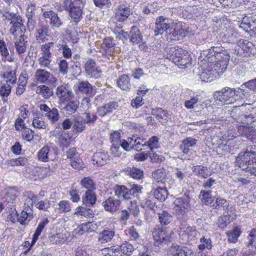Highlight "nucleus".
<instances>
[{
  "label": "nucleus",
  "instance_id": "f257e3e1",
  "mask_svg": "<svg viewBox=\"0 0 256 256\" xmlns=\"http://www.w3.org/2000/svg\"><path fill=\"white\" fill-rule=\"evenodd\" d=\"M236 164L243 170L256 176V146L240 152L236 158Z\"/></svg>",
  "mask_w": 256,
  "mask_h": 256
},
{
  "label": "nucleus",
  "instance_id": "f03ea898",
  "mask_svg": "<svg viewBox=\"0 0 256 256\" xmlns=\"http://www.w3.org/2000/svg\"><path fill=\"white\" fill-rule=\"evenodd\" d=\"M248 106L250 112L248 114H244L246 108L243 104L234 106L230 112L231 116L239 122L246 123L248 124H252L256 120V107L252 108L250 104Z\"/></svg>",
  "mask_w": 256,
  "mask_h": 256
},
{
  "label": "nucleus",
  "instance_id": "7ed1b4c3",
  "mask_svg": "<svg viewBox=\"0 0 256 256\" xmlns=\"http://www.w3.org/2000/svg\"><path fill=\"white\" fill-rule=\"evenodd\" d=\"M38 197L31 192H28L26 198L24 206V208L20 216L17 218L18 221L21 224L26 225L33 218L32 206L34 202H37Z\"/></svg>",
  "mask_w": 256,
  "mask_h": 256
},
{
  "label": "nucleus",
  "instance_id": "20e7f679",
  "mask_svg": "<svg viewBox=\"0 0 256 256\" xmlns=\"http://www.w3.org/2000/svg\"><path fill=\"white\" fill-rule=\"evenodd\" d=\"M28 105L25 104L19 108L20 114L17 118V130L21 131L22 138L28 142H30L33 138L34 134L32 130L26 126L24 120L28 118Z\"/></svg>",
  "mask_w": 256,
  "mask_h": 256
},
{
  "label": "nucleus",
  "instance_id": "39448f33",
  "mask_svg": "<svg viewBox=\"0 0 256 256\" xmlns=\"http://www.w3.org/2000/svg\"><path fill=\"white\" fill-rule=\"evenodd\" d=\"M167 58L180 66H186L192 60L188 52L178 47L170 48Z\"/></svg>",
  "mask_w": 256,
  "mask_h": 256
},
{
  "label": "nucleus",
  "instance_id": "423d86ee",
  "mask_svg": "<svg viewBox=\"0 0 256 256\" xmlns=\"http://www.w3.org/2000/svg\"><path fill=\"white\" fill-rule=\"evenodd\" d=\"M84 0H66L65 6L76 24L81 20Z\"/></svg>",
  "mask_w": 256,
  "mask_h": 256
},
{
  "label": "nucleus",
  "instance_id": "0eeeda50",
  "mask_svg": "<svg viewBox=\"0 0 256 256\" xmlns=\"http://www.w3.org/2000/svg\"><path fill=\"white\" fill-rule=\"evenodd\" d=\"M189 202V198L186 196L176 198L174 202V214L180 221L184 222L188 218Z\"/></svg>",
  "mask_w": 256,
  "mask_h": 256
},
{
  "label": "nucleus",
  "instance_id": "6e6552de",
  "mask_svg": "<svg viewBox=\"0 0 256 256\" xmlns=\"http://www.w3.org/2000/svg\"><path fill=\"white\" fill-rule=\"evenodd\" d=\"M16 190L14 188H10L7 190L4 196V202L9 213L8 219L13 224L15 223L16 219Z\"/></svg>",
  "mask_w": 256,
  "mask_h": 256
},
{
  "label": "nucleus",
  "instance_id": "1a4fd4ad",
  "mask_svg": "<svg viewBox=\"0 0 256 256\" xmlns=\"http://www.w3.org/2000/svg\"><path fill=\"white\" fill-rule=\"evenodd\" d=\"M116 46L114 38L110 36L105 38L102 44V56L110 62L114 60Z\"/></svg>",
  "mask_w": 256,
  "mask_h": 256
},
{
  "label": "nucleus",
  "instance_id": "9d476101",
  "mask_svg": "<svg viewBox=\"0 0 256 256\" xmlns=\"http://www.w3.org/2000/svg\"><path fill=\"white\" fill-rule=\"evenodd\" d=\"M232 90L228 87H225L220 90L216 92L214 98L222 103L226 104H234L236 100V98L233 97Z\"/></svg>",
  "mask_w": 256,
  "mask_h": 256
},
{
  "label": "nucleus",
  "instance_id": "9b49d317",
  "mask_svg": "<svg viewBox=\"0 0 256 256\" xmlns=\"http://www.w3.org/2000/svg\"><path fill=\"white\" fill-rule=\"evenodd\" d=\"M50 132L52 135L56 138V142L60 147L63 148L68 147L70 144V138L68 132L59 128H56Z\"/></svg>",
  "mask_w": 256,
  "mask_h": 256
},
{
  "label": "nucleus",
  "instance_id": "f8f14e48",
  "mask_svg": "<svg viewBox=\"0 0 256 256\" xmlns=\"http://www.w3.org/2000/svg\"><path fill=\"white\" fill-rule=\"evenodd\" d=\"M170 233L164 228H156L152 232V236L154 240V244L158 246L160 244L170 241Z\"/></svg>",
  "mask_w": 256,
  "mask_h": 256
},
{
  "label": "nucleus",
  "instance_id": "ddd939ff",
  "mask_svg": "<svg viewBox=\"0 0 256 256\" xmlns=\"http://www.w3.org/2000/svg\"><path fill=\"white\" fill-rule=\"evenodd\" d=\"M16 72L14 70L4 74V77L6 78V84L2 86L0 88V94L2 97L8 96L11 91L10 84H14L16 80Z\"/></svg>",
  "mask_w": 256,
  "mask_h": 256
},
{
  "label": "nucleus",
  "instance_id": "4468645a",
  "mask_svg": "<svg viewBox=\"0 0 256 256\" xmlns=\"http://www.w3.org/2000/svg\"><path fill=\"white\" fill-rule=\"evenodd\" d=\"M56 94L62 102H68L74 98L72 90L66 84L58 86L56 89Z\"/></svg>",
  "mask_w": 256,
  "mask_h": 256
},
{
  "label": "nucleus",
  "instance_id": "2eb2a0df",
  "mask_svg": "<svg viewBox=\"0 0 256 256\" xmlns=\"http://www.w3.org/2000/svg\"><path fill=\"white\" fill-rule=\"evenodd\" d=\"M40 109L43 115L52 124L57 122L60 118V114L57 108H54L50 109L46 104L40 105Z\"/></svg>",
  "mask_w": 256,
  "mask_h": 256
},
{
  "label": "nucleus",
  "instance_id": "dca6fc26",
  "mask_svg": "<svg viewBox=\"0 0 256 256\" xmlns=\"http://www.w3.org/2000/svg\"><path fill=\"white\" fill-rule=\"evenodd\" d=\"M170 34L171 38L174 40L182 39L188 34L187 27L181 22H178L174 28L170 30Z\"/></svg>",
  "mask_w": 256,
  "mask_h": 256
},
{
  "label": "nucleus",
  "instance_id": "f3484780",
  "mask_svg": "<svg viewBox=\"0 0 256 256\" xmlns=\"http://www.w3.org/2000/svg\"><path fill=\"white\" fill-rule=\"evenodd\" d=\"M20 19L21 17L18 18V16H17V33L18 31L20 32L19 42H17V52L19 54L23 53L26 51L27 43V41L26 40L27 38L25 37L24 34H22L26 31L25 27L24 24L18 22L19 20H22Z\"/></svg>",
  "mask_w": 256,
  "mask_h": 256
},
{
  "label": "nucleus",
  "instance_id": "a211bd4d",
  "mask_svg": "<svg viewBox=\"0 0 256 256\" xmlns=\"http://www.w3.org/2000/svg\"><path fill=\"white\" fill-rule=\"evenodd\" d=\"M170 28L168 19L164 18L162 16L156 18L154 29L156 36L162 34L165 32L169 34Z\"/></svg>",
  "mask_w": 256,
  "mask_h": 256
},
{
  "label": "nucleus",
  "instance_id": "6ab92c4d",
  "mask_svg": "<svg viewBox=\"0 0 256 256\" xmlns=\"http://www.w3.org/2000/svg\"><path fill=\"white\" fill-rule=\"evenodd\" d=\"M75 92L78 94H86L92 96L95 92L92 84L88 81H80L75 85Z\"/></svg>",
  "mask_w": 256,
  "mask_h": 256
},
{
  "label": "nucleus",
  "instance_id": "aec40b11",
  "mask_svg": "<svg viewBox=\"0 0 256 256\" xmlns=\"http://www.w3.org/2000/svg\"><path fill=\"white\" fill-rule=\"evenodd\" d=\"M84 68L86 73L90 78H98L101 76V69L96 66L95 60L92 59H88L86 61Z\"/></svg>",
  "mask_w": 256,
  "mask_h": 256
},
{
  "label": "nucleus",
  "instance_id": "412c9836",
  "mask_svg": "<svg viewBox=\"0 0 256 256\" xmlns=\"http://www.w3.org/2000/svg\"><path fill=\"white\" fill-rule=\"evenodd\" d=\"M132 13V11L128 4H120L116 10L115 17L118 21L124 22Z\"/></svg>",
  "mask_w": 256,
  "mask_h": 256
},
{
  "label": "nucleus",
  "instance_id": "4be33fe9",
  "mask_svg": "<svg viewBox=\"0 0 256 256\" xmlns=\"http://www.w3.org/2000/svg\"><path fill=\"white\" fill-rule=\"evenodd\" d=\"M238 46L241 48V50L238 49V53H240V54H244V56L246 55L250 56V54L254 53V46L252 44L247 40L240 39L236 42Z\"/></svg>",
  "mask_w": 256,
  "mask_h": 256
},
{
  "label": "nucleus",
  "instance_id": "5701e85b",
  "mask_svg": "<svg viewBox=\"0 0 256 256\" xmlns=\"http://www.w3.org/2000/svg\"><path fill=\"white\" fill-rule=\"evenodd\" d=\"M102 205L106 211L113 213L119 210L120 201L114 198L109 197L103 202Z\"/></svg>",
  "mask_w": 256,
  "mask_h": 256
},
{
  "label": "nucleus",
  "instance_id": "b1692460",
  "mask_svg": "<svg viewBox=\"0 0 256 256\" xmlns=\"http://www.w3.org/2000/svg\"><path fill=\"white\" fill-rule=\"evenodd\" d=\"M192 171L197 177L204 179L209 178L214 173V172L207 166L202 165L193 166Z\"/></svg>",
  "mask_w": 256,
  "mask_h": 256
},
{
  "label": "nucleus",
  "instance_id": "393cba45",
  "mask_svg": "<svg viewBox=\"0 0 256 256\" xmlns=\"http://www.w3.org/2000/svg\"><path fill=\"white\" fill-rule=\"evenodd\" d=\"M172 256H193L194 252L188 248H182L179 246H172L169 250Z\"/></svg>",
  "mask_w": 256,
  "mask_h": 256
},
{
  "label": "nucleus",
  "instance_id": "a878e982",
  "mask_svg": "<svg viewBox=\"0 0 256 256\" xmlns=\"http://www.w3.org/2000/svg\"><path fill=\"white\" fill-rule=\"evenodd\" d=\"M48 31V26L42 22H40L36 34V40L41 42H45L46 40V36H49Z\"/></svg>",
  "mask_w": 256,
  "mask_h": 256
},
{
  "label": "nucleus",
  "instance_id": "bb28decb",
  "mask_svg": "<svg viewBox=\"0 0 256 256\" xmlns=\"http://www.w3.org/2000/svg\"><path fill=\"white\" fill-rule=\"evenodd\" d=\"M92 160L94 164L102 166L108 162L109 156L107 152H96L94 154Z\"/></svg>",
  "mask_w": 256,
  "mask_h": 256
},
{
  "label": "nucleus",
  "instance_id": "cd10ccee",
  "mask_svg": "<svg viewBox=\"0 0 256 256\" xmlns=\"http://www.w3.org/2000/svg\"><path fill=\"white\" fill-rule=\"evenodd\" d=\"M89 98H83L82 102V104L83 106H87V108L86 110L85 114L86 118L84 120L86 124H93L97 119V116L94 113H91L89 110L90 106V102Z\"/></svg>",
  "mask_w": 256,
  "mask_h": 256
},
{
  "label": "nucleus",
  "instance_id": "c85d7f7f",
  "mask_svg": "<svg viewBox=\"0 0 256 256\" xmlns=\"http://www.w3.org/2000/svg\"><path fill=\"white\" fill-rule=\"evenodd\" d=\"M227 57L225 58V60L223 64H220V62H210L208 65L212 70L214 73H216V78H218L220 74H223L227 68L226 62L228 60Z\"/></svg>",
  "mask_w": 256,
  "mask_h": 256
},
{
  "label": "nucleus",
  "instance_id": "c756f323",
  "mask_svg": "<svg viewBox=\"0 0 256 256\" xmlns=\"http://www.w3.org/2000/svg\"><path fill=\"white\" fill-rule=\"evenodd\" d=\"M152 114L155 116L156 118L162 124H166L170 120L168 112L160 108L152 110Z\"/></svg>",
  "mask_w": 256,
  "mask_h": 256
},
{
  "label": "nucleus",
  "instance_id": "7c9ffc66",
  "mask_svg": "<svg viewBox=\"0 0 256 256\" xmlns=\"http://www.w3.org/2000/svg\"><path fill=\"white\" fill-rule=\"evenodd\" d=\"M96 196L94 191L87 190L82 198V204L86 206L90 207L96 202Z\"/></svg>",
  "mask_w": 256,
  "mask_h": 256
},
{
  "label": "nucleus",
  "instance_id": "2f4dec72",
  "mask_svg": "<svg viewBox=\"0 0 256 256\" xmlns=\"http://www.w3.org/2000/svg\"><path fill=\"white\" fill-rule=\"evenodd\" d=\"M114 236V232L112 230H104L98 234V242L100 244H104L110 242Z\"/></svg>",
  "mask_w": 256,
  "mask_h": 256
},
{
  "label": "nucleus",
  "instance_id": "473e14b6",
  "mask_svg": "<svg viewBox=\"0 0 256 256\" xmlns=\"http://www.w3.org/2000/svg\"><path fill=\"white\" fill-rule=\"evenodd\" d=\"M130 42L133 44H138L142 41V36L140 29L136 26H132L130 32Z\"/></svg>",
  "mask_w": 256,
  "mask_h": 256
},
{
  "label": "nucleus",
  "instance_id": "72a5a7b5",
  "mask_svg": "<svg viewBox=\"0 0 256 256\" xmlns=\"http://www.w3.org/2000/svg\"><path fill=\"white\" fill-rule=\"evenodd\" d=\"M115 194L120 198L126 200L130 199V193L129 189L124 186H116L114 188Z\"/></svg>",
  "mask_w": 256,
  "mask_h": 256
},
{
  "label": "nucleus",
  "instance_id": "f704fd0d",
  "mask_svg": "<svg viewBox=\"0 0 256 256\" xmlns=\"http://www.w3.org/2000/svg\"><path fill=\"white\" fill-rule=\"evenodd\" d=\"M152 177L156 182H160L163 184H166L168 180L166 170L163 168H160L156 170L152 173Z\"/></svg>",
  "mask_w": 256,
  "mask_h": 256
},
{
  "label": "nucleus",
  "instance_id": "c9c22d12",
  "mask_svg": "<svg viewBox=\"0 0 256 256\" xmlns=\"http://www.w3.org/2000/svg\"><path fill=\"white\" fill-rule=\"evenodd\" d=\"M118 86L122 90H128L130 88V78L126 74H122L118 78Z\"/></svg>",
  "mask_w": 256,
  "mask_h": 256
},
{
  "label": "nucleus",
  "instance_id": "e433bc0d",
  "mask_svg": "<svg viewBox=\"0 0 256 256\" xmlns=\"http://www.w3.org/2000/svg\"><path fill=\"white\" fill-rule=\"evenodd\" d=\"M151 192L156 198L162 201H164L168 196V192L165 187L154 188Z\"/></svg>",
  "mask_w": 256,
  "mask_h": 256
},
{
  "label": "nucleus",
  "instance_id": "4c0bfd02",
  "mask_svg": "<svg viewBox=\"0 0 256 256\" xmlns=\"http://www.w3.org/2000/svg\"><path fill=\"white\" fill-rule=\"evenodd\" d=\"M216 73H214L212 70L208 65L206 68H204L200 74V78L202 81L206 82H210L216 78Z\"/></svg>",
  "mask_w": 256,
  "mask_h": 256
},
{
  "label": "nucleus",
  "instance_id": "58836bf2",
  "mask_svg": "<svg viewBox=\"0 0 256 256\" xmlns=\"http://www.w3.org/2000/svg\"><path fill=\"white\" fill-rule=\"evenodd\" d=\"M197 140L192 137L186 138L180 146V149L184 154L189 152V148L192 147L196 145Z\"/></svg>",
  "mask_w": 256,
  "mask_h": 256
},
{
  "label": "nucleus",
  "instance_id": "ea45409f",
  "mask_svg": "<svg viewBox=\"0 0 256 256\" xmlns=\"http://www.w3.org/2000/svg\"><path fill=\"white\" fill-rule=\"evenodd\" d=\"M28 82V74L26 72L22 73L18 78L17 84V94H22L25 90Z\"/></svg>",
  "mask_w": 256,
  "mask_h": 256
},
{
  "label": "nucleus",
  "instance_id": "a19ab883",
  "mask_svg": "<svg viewBox=\"0 0 256 256\" xmlns=\"http://www.w3.org/2000/svg\"><path fill=\"white\" fill-rule=\"evenodd\" d=\"M86 124L82 118L76 117L74 120L72 128L76 132H81L84 130Z\"/></svg>",
  "mask_w": 256,
  "mask_h": 256
},
{
  "label": "nucleus",
  "instance_id": "79ce46f5",
  "mask_svg": "<svg viewBox=\"0 0 256 256\" xmlns=\"http://www.w3.org/2000/svg\"><path fill=\"white\" fill-rule=\"evenodd\" d=\"M34 76L36 80L40 83H45L50 76V73L44 69L36 70Z\"/></svg>",
  "mask_w": 256,
  "mask_h": 256
},
{
  "label": "nucleus",
  "instance_id": "37998d69",
  "mask_svg": "<svg viewBox=\"0 0 256 256\" xmlns=\"http://www.w3.org/2000/svg\"><path fill=\"white\" fill-rule=\"evenodd\" d=\"M79 107V102L77 100H69L62 108L66 112V114H72L74 113Z\"/></svg>",
  "mask_w": 256,
  "mask_h": 256
},
{
  "label": "nucleus",
  "instance_id": "c03bdc74",
  "mask_svg": "<svg viewBox=\"0 0 256 256\" xmlns=\"http://www.w3.org/2000/svg\"><path fill=\"white\" fill-rule=\"evenodd\" d=\"M84 206H78L76 208L74 214L84 216L87 218H92L94 216L93 210L90 208Z\"/></svg>",
  "mask_w": 256,
  "mask_h": 256
},
{
  "label": "nucleus",
  "instance_id": "a18cd8bd",
  "mask_svg": "<svg viewBox=\"0 0 256 256\" xmlns=\"http://www.w3.org/2000/svg\"><path fill=\"white\" fill-rule=\"evenodd\" d=\"M82 188L87 189V190L94 191L96 188V184L90 177H86L82 178L80 182Z\"/></svg>",
  "mask_w": 256,
  "mask_h": 256
},
{
  "label": "nucleus",
  "instance_id": "49530a36",
  "mask_svg": "<svg viewBox=\"0 0 256 256\" xmlns=\"http://www.w3.org/2000/svg\"><path fill=\"white\" fill-rule=\"evenodd\" d=\"M200 244L198 246L200 250H202L204 249L210 250L212 248V242L208 236H202L200 238Z\"/></svg>",
  "mask_w": 256,
  "mask_h": 256
},
{
  "label": "nucleus",
  "instance_id": "de8ad7c7",
  "mask_svg": "<svg viewBox=\"0 0 256 256\" xmlns=\"http://www.w3.org/2000/svg\"><path fill=\"white\" fill-rule=\"evenodd\" d=\"M158 215V220L161 224L167 225L172 220V216L167 211L163 210L162 212H156Z\"/></svg>",
  "mask_w": 256,
  "mask_h": 256
},
{
  "label": "nucleus",
  "instance_id": "09e8293b",
  "mask_svg": "<svg viewBox=\"0 0 256 256\" xmlns=\"http://www.w3.org/2000/svg\"><path fill=\"white\" fill-rule=\"evenodd\" d=\"M50 152V148L48 146L42 147L38 154V158L39 161L47 162L48 161V154Z\"/></svg>",
  "mask_w": 256,
  "mask_h": 256
},
{
  "label": "nucleus",
  "instance_id": "8fccbe9b",
  "mask_svg": "<svg viewBox=\"0 0 256 256\" xmlns=\"http://www.w3.org/2000/svg\"><path fill=\"white\" fill-rule=\"evenodd\" d=\"M211 191L210 190H202L200 191L199 198L201 199V200L203 204L206 205H209L212 204L214 200L211 196Z\"/></svg>",
  "mask_w": 256,
  "mask_h": 256
},
{
  "label": "nucleus",
  "instance_id": "3c124183",
  "mask_svg": "<svg viewBox=\"0 0 256 256\" xmlns=\"http://www.w3.org/2000/svg\"><path fill=\"white\" fill-rule=\"evenodd\" d=\"M36 93L42 94L44 98H50L53 92L48 86L44 85L40 86L36 88Z\"/></svg>",
  "mask_w": 256,
  "mask_h": 256
},
{
  "label": "nucleus",
  "instance_id": "603ef678",
  "mask_svg": "<svg viewBox=\"0 0 256 256\" xmlns=\"http://www.w3.org/2000/svg\"><path fill=\"white\" fill-rule=\"evenodd\" d=\"M241 234L240 230L238 228H234L232 230L228 232L226 235L230 242L235 243L238 240V237Z\"/></svg>",
  "mask_w": 256,
  "mask_h": 256
},
{
  "label": "nucleus",
  "instance_id": "864d4df0",
  "mask_svg": "<svg viewBox=\"0 0 256 256\" xmlns=\"http://www.w3.org/2000/svg\"><path fill=\"white\" fill-rule=\"evenodd\" d=\"M182 228H180V232H184L183 234L187 238L188 240H193L198 234L197 231L192 227L188 226L184 230H182Z\"/></svg>",
  "mask_w": 256,
  "mask_h": 256
},
{
  "label": "nucleus",
  "instance_id": "5fc2aeb1",
  "mask_svg": "<svg viewBox=\"0 0 256 256\" xmlns=\"http://www.w3.org/2000/svg\"><path fill=\"white\" fill-rule=\"evenodd\" d=\"M223 48L221 46H211L210 48L208 50V54H206V57H207L208 59L210 58L211 57H214L216 58V56H217L218 54H220L223 53L225 50H223Z\"/></svg>",
  "mask_w": 256,
  "mask_h": 256
},
{
  "label": "nucleus",
  "instance_id": "6e6d98bb",
  "mask_svg": "<svg viewBox=\"0 0 256 256\" xmlns=\"http://www.w3.org/2000/svg\"><path fill=\"white\" fill-rule=\"evenodd\" d=\"M34 204H35L36 207L38 209L45 212L48 211V209L50 206V202L47 198L45 199L44 200H38V201L34 202Z\"/></svg>",
  "mask_w": 256,
  "mask_h": 256
},
{
  "label": "nucleus",
  "instance_id": "4d7b16f0",
  "mask_svg": "<svg viewBox=\"0 0 256 256\" xmlns=\"http://www.w3.org/2000/svg\"><path fill=\"white\" fill-rule=\"evenodd\" d=\"M150 198V196H149L144 200H142L140 202V205L142 207L150 208V210L154 211V212L156 213L157 206H156L154 202H152Z\"/></svg>",
  "mask_w": 256,
  "mask_h": 256
},
{
  "label": "nucleus",
  "instance_id": "13d9d810",
  "mask_svg": "<svg viewBox=\"0 0 256 256\" xmlns=\"http://www.w3.org/2000/svg\"><path fill=\"white\" fill-rule=\"evenodd\" d=\"M120 247L123 256H130L132 254V252L134 250L133 246L126 242L122 244L120 246Z\"/></svg>",
  "mask_w": 256,
  "mask_h": 256
},
{
  "label": "nucleus",
  "instance_id": "bf43d9fd",
  "mask_svg": "<svg viewBox=\"0 0 256 256\" xmlns=\"http://www.w3.org/2000/svg\"><path fill=\"white\" fill-rule=\"evenodd\" d=\"M129 175L133 178L140 180L144 176L143 171L136 168H131L128 172Z\"/></svg>",
  "mask_w": 256,
  "mask_h": 256
},
{
  "label": "nucleus",
  "instance_id": "052dcab7",
  "mask_svg": "<svg viewBox=\"0 0 256 256\" xmlns=\"http://www.w3.org/2000/svg\"><path fill=\"white\" fill-rule=\"evenodd\" d=\"M58 210L60 212L66 213L71 210L70 203L67 200H61L58 204Z\"/></svg>",
  "mask_w": 256,
  "mask_h": 256
},
{
  "label": "nucleus",
  "instance_id": "680f3d73",
  "mask_svg": "<svg viewBox=\"0 0 256 256\" xmlns=\"http://www.w3.org/2000/svg\"><path fill=\"white\" fill-rule=\"evenodd\" d=\"M42 10L43 12L42 16L44 20L47 23L50 24V20H53L54 18L58 14L51 10L44 11V10L42 8Z\"/></svg>",
  "mask_w": 256,
  "mask_h": 256
},
{
  "label": "nucleus",
  "instance_id": "e2e57ef3",
  "mask_svg": "<svg viewBox=\"0 0 256 256\" xmlns=\"http://www.w3.org/2000/svg\"><path fill=\"white\" fill-rule=\"evenodd\" d=\"M32 125L34 128L39 129H45L48 126L43 118L41 117L34 118L32 120Z\"/></svg>",
  "mask_w": 256,
  "mask_h": 256
},
{
  "label": "nucleus",
  "instance_id": "0e129e2a",
  "mask_svg": "<svg viewBox=\"0 0 256 256\" xmlns=\"http://www.w3.org/2000/svg\"><path fill=\"white\" fill-rule=\"evenodd\" d=\"M64 24L61 18L58 16V14H57L54 19L52 20H50V26L51 28L52 29H59Z\"/></svg>",
  "mask_w": 256,
  "mask_h": 256
},
{
  "label": "nucleus",
  "instance_id": "69168bd1",
  "mask_svg": "<svg viewBox=\"0 0 256 256\" xmlns=\"http://www.w3.org/2000/svg\"><path fill=\"white\" fill-rule=\"evenodd\" d=\"M240 26L244 28L246 30H248V29L251 30L256 28V24L252 20L250 19L248 22H246V20L244 19L240 24Z\"/></svg>",
  "mask_w": 256,
  "mask_h": 256
},
{
  "label": "nucleus",
  "instance_id": "338daca9",
  "mask_svg": "<svg viewBox=\"0 0 256 256\" xmlns=\"http://www.w3.org/2000/svg\"><path fill=\"white\" fill-rule=\"evenodd\" d=\"M150 150L152 152L153 149L158 147V138L156 136L151 137L148 142H146Z\"/></svg>",
  "mask_w": 256,
  "mask_h": 256
},
{
  "label": "nucleus",
  "instance_id": "774afa93",
  "mask_svg": "<svg viewBox=\"0 0 256 256\" xmlns=\"http://www.w3.org/2000/svg\"><path fill=\"white\" fill-rule=\"evenodd\" d=\"M66 240V236L62 233H58L56 235L51 236L50 240L56 244L64 243Z\"/></svg>",
  "mask_w": 256,
  "mask_h": 256
}]
</instances>
